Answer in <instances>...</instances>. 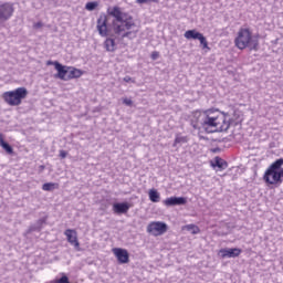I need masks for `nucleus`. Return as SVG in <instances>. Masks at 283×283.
Segmentation results:
<instances>
[{"mask_svg": "<svg viewBox=\"0 0 283 283\" xmlns=\"http://www.w3.org/2000/svg\"><path fill=\"white\" fill-rule=\"evenodd\" d=\"M187 203V199L184 197H171V198H166L164 200V205L166 207H176V206H185Z\"/></svg>", "mask_w": 283, "mask_h": 283, "instance_id": "14", "label": "nucleus"}, {"mask_svg": "<svg viewBox=\"0 0 283 283\" xmlns=\"http://www.w3.org/2000/svg\"><path fill=\"white\" fill-rule=\"evenodd\" d=\"M280 171H281V175H282V178H283V168H280Z\"/></svg>", "mask_w": 283, "mask_h": 283, "instance_id": "34", "label": "nucleus"}, {"mask_svg": "<svg viewBox=\"0 0 283 283\" xmlns=\"http://www.w3.org/2000/svg\"><path fill=\"white\" fill-rule=\"evenodd\" d=\"M0 147H2V149H4V151L7 154H13L14 150L12 149V147L10 146V144H8L7 142H4V136L2 133H0Z\"/></svg>", "mask_w": 283, "mask_h": 283, "instance_id": "18", "label": "nucleus"}, {"mask_svg": "<svg viewBox=\"0 0 283 283\" xmlns=\"http://www.w3.org/2000/svg\"><path fill=\"white\" fill-rule=\"evenodd\" d=\"M113 255L116 256L117 262L119 264H128L129 263V253L127 250L123 248H113L112 249Z\"/></svg>", "mask_w": 283, "mask_h": 283, "instance_id": "10", "label": "nucleus"}, {"mask_svg": "<svg viewBox=\"0 0 283 283\" xmlns=\"http://www.w3.org/2000/svg\"><path fill=\"white\" fill-rule=\"evenodd\" d=\"M182 230L190 231V233H192L193 235L200 233V228L198 226H195V224L184 226Z\"/></svg>", "mask_w": 283, "mask_h": 283, "instance_id": "22", "label": "nucleus"}, {"mask_svg": "<svg viewBox=\"0 0 283 283\" xmlns=\"http://www.w3.org/2000/svg\"><path fill=\"white\" fill-rule=\"evenodd\" d=\"M66 156H67L66 150H60V158H61V159H65Z\"/></svg>", "mask_w": 283, "mask_h": 283, "instance_id": "30", "label": "nucleus"}, {"mask_svg": "<svg viewBox=\"0 0 283 283\" xmlns=\"http://www.w3.org/2000/svg\"><path fill=\"white\" fill-rule=\"evenodd\" d=\"M45 169V166H40V170L43 171Z\"/></svg>", "mask_w": 283, "mask_h": 283, "instance_id": "33", "label": "nucleus"}, {"mask_svg": "<svg viewBox=\"0 0 283 283\" xmlns=\"http://www.w3.org/2000/svg\"><path fill=\"white\" fill-rule=\"evenodd\" d=\"M283 167V158H279L276 161H273L270 167L266 168L263 180L270 186H276L282 184V172L280 169Z\"/></svg>", "mask_w": 283, "mask_h": 283, "instance_id": "4", "label": "nucleus"}, {"mask_svg": "<svg viewBox=\"0 0 283 283\" xmlns=\"http://www.w3.org/2000/svg\"><path fill=\"white\" fill-rule=\"evenodd\" d=\"M157 59H159V52L158 51L151 52V60L156 61Z\"/></svg>", "mask_w": 283, "mask_h": 283, "instance_id": "28", "label": "nucleus"}, {"mask_svg": "<svg viewBox=\"0 0 283 283\" xmlns=\"http://www.w3.org/2000/svg\"><path fill=\"white\" fill-rule=\"evenodd\" d=\"M46 65H54V69L55 71L57 72L56 73V77L62 80V81H65V75L67 74V70H66V66H64L62 63L60 62H52V61H48L46 62Z\"/></svg>", "mask_w": 283, "mask_h": 283, "instance_id": "12", "label": "nucleus"}, {"mask_svg": "<svg viewBox=\"0 0 283 283\" xmlns=\"http://www.w3.org/2000/svg\"><path fill=\"white\" fill-rule=\"evenodd\" d=\"M129 203L123 202V203H113V212L115 213H127L129 211Z\"/></svg>", "mask_w": 283, "mask_h": 283, "instance_id": "16", "label": "nucleus"}, {"mask_svg": "<svg viewBox=\"0 0 283 283\" xmlns=\"http://www.w3.org/2000/svg\"><path fill=\"white\" fill-rule=\"evenodd\" d=\"M192 126H193L195 129H200V124L198 122L195 123L192 120Z\"/></svg>", "mask_w": 283, "mask_h": 283, "instance_id": "32", "label": "nucleus"}, {"mask_svg": "<svg viewBox=\"0 0 283 283\" xmlns=\"http://www.w3.org/2000/svg\"><path fill=\"white\" fill-rule=\"evenodd\" d=\"M104 48L107 52H115L116 50V43L113 38H106L104 42Z\"/></svg>", "mask_w": 283, "mask_h": 283, "instance_id": "17", "label": "nucleus"}, {"mask_svg": "<svg viewBox=\"0 0 283 283\" xmlns=\"http://www.w3.org/2000/svg\"><path fill=\"white\" fill-rule=\"evenodd\" d=\"M123 104L128 106V107H132V105H134V102H132L130 98L125 97V98H123Z\"/></svg>", "mask_w": 283, "mask_h": 283, "instance_id": "27", "label": "nucleus"}, {"mask_svg": "<svg viewBox=\"0 0 283 283\" xmlns=\"http://www.w3.org/2000/svg\"><path fill=\"white\" fill-rule=\"evenodd\" d=\"M60 188V185L57 182H46L42 185V190L44 191H53L57 190Z\"/></svg>", "mask_w": 283, "mask_h": 283, "instance_id": "21", "label": "nucleus"}, {"mask_svg": "<svg viewBox=\"0 0 283 283\" xmlns=\"http://www.w3.org/2000/svg\"><path fill=\"white\" fill-rule=\"evenodd\" d=\"M242 253V250L240 248H231V249H221L219 250V254H221L222 259L229 258V259H235L240 256Z\"/></svg>", "mask_w": 283, "mask_h": 283, "instance_id": "11", "label": "nucleus"}, {"mask_svg": "<svg viewBox=\"0 0 283 283\" xmlns=\"http://www.w3.org/2000/svg\"><path fill=\"white\" fill-rule=\"evenodd\" d=\"M184 38H186L188 41H191V40L200 41V45H201L202 50H211L208 46L207 38L199 31H196V30L186 31V33H184Z\"/></svg>", "mask_w": 283, "mask_h": 283, "instance_id": "7", "label": "nucleus"}, {"mask_svg": "<svg viewBox=\"0 0 283 283\" xmlns=\"http://www.w3.org/2000/svg\"><path fill=\"white\" fill-rule=\"evenodd\" d=\"M149 2L159 3V0H136L137 4H145Z\"/></svg>", "mask_w": 283, "mask_h": 283, "instance_id": "26", "label": "nucleus"}, {"mask_svg": "<svg viewBox=\"0 0 283 283\" xmlns=\"http://www.w3.org/2000/svg\"><path fill=\"white\" fill-rule=\"evenodd\" d=\"M51 283H71V282H70V277H67L66 275H62L61 279L52 281Z\"/></svg>", "mask_w": 283, "mask_h": 283, "instance_id": "25", "label": "nucleus"}, {"mask_svg": "<svg viewBox=\"0 0 283 283\" xmlns=\"http://www.w3.org/2000/svg\"><path fill=\"white\" fill-rule=\"evenodd\" d=\"M188 143V138L186 136L176 135V138L174 140V147H176L179 144H186Z\"/></svg>", "mask_w": 283, "mask_h": 283, "instance_id": "23", "label": "nucleus"}, {"mask_svg": "<svg viewBox=\"0 0 283 283\" xmlns=\"http://www.w3.org/2000/svg\"><path fill=\"white\" fill-rule=\"evenodd\" d=\"M167 230L168 227L164 221H151L147 226V233L155 238L164 235Z\"/></svg>", "mask_w": 283, "mask_h": 283, "instance_id": "6", "label": "nucleus"}, {"mask_svg": "<svg viewBox=\"0 0 283 283\" xmlns=\"http://www.w3.org/2000/svg\"><path fill=\"white\" fill-rule=\"evenodd\" d=\"M14 14V4L11 2H3L0 4V23L9 21Z\"/></svg>", "mask_w": 283, "mask_h": 283, "instance_id": "8", "label": "nucleus"}, {"mask_svg": "<svg viewBox=\"0 0 283 283\" xmlns=\"http://www.w3.org/2000/svg\"><path fill=\"white\" fill-rule=\"evenodd\" d=\"M201 127L208 134L228 132L230 117L219 108L205 109L202 111Z\"/></svg>", "mask_w": 283, "mask_h": 283, "instance_id": "2", "label": "nucleus"}, {"mask_svg": "<svg viewBox=\"0 0 283 283\" xmlns=\"http://www.w3.org/2000/svg\"><path fill=\"white\" fill-rule=\"evenodd\" d=\"M234 45L241 51L245 49H250V51H258L260 48V38L254 35L250 28H241L237 32Z\"/></svg>", "mask_w": 283, "mask_h": 283, "instance_id": "3", "label": "nucleus"}, {"mask_svg": "<svg viewBox=\"0 0 283 283\" xmlns=\"http://www.w3.org/2000/svg\"><path fill=\"white\" fill-rule=\"evenodd\" d=\"M213 167H218L219 169L223 170L228 168V163L221 157H216Z\"/></svg>", "mask_w": 283, "mask_h": 283, "instance_id": "20", "label": "nucleus"}, {"mask_svg": "<svg viewBox=\"0 0 283 283\" xmlns=\"http://www.w3.org/2000/svg\"><path fill=\"white\" fill-rule=\"evenodd\" d=\"M96 28L99 35H108V17L106 13H101V15H98Z\"/></svg>", "mask_w": 283, "mask_h": 283, "instance_id": "9", "label": "nucleus"}, {"mask_svg": "<svg viewBox=\"0 0 283 283\" xmlns=\"http://www.w3.org/2000/svg\"><path fill=\"white\" fill-rule=\"evenodd\" d=\"M69 70V75L66 78V74H64V81H70V80H74V78H80L81 76L84 75V71L73 67V66H66V71Z\"/></svg>", "mask_w": 283, "mask_h": 283, "instance_id": "15", "label": "nucleus"}, {"mask_svg": "<svg viewBox=\"0 0 283 283\" xmlns=\"http://www.w3.org/2000/svg\"><path fill=\"white\" fill-rule=\"evenodd\" d=\"M108 14L113 18L112 31L118 40H134L137 38L140 27H137L129 13L122 11L119 7L108 8Z\"/></svg>", "mask_w": 283, "mask_h": 283, "instance_id": "1", "label": "nucleus"}, {"mask_svg": "<svg viewBox=\"0 0 283 283\" xmlns=\"http://www.w3.org/2000/svg\"><path fill=\"white\" fill-rule=\"evenodd\" d=\"M98 7V2H87L86 10L93 12Z\"/></svg>", "mask_w": 283, "mask_h": 283, "instance_id": "24", "label": "nucleus"}, {"mask_svg": "<svg viewBox=\"0 0 283 283\" xmlns=\"http://www.w3.org/2000/svg\"><path fill=\"white\" fill-rule=\"evenodd\" d=\"M64 235H66L67 242L71 245H74L75 249H80V242H78L76 230L66 229V231H64Z\"/></svg>", "mask_w": 283, "mask_h": 283, "instance_id": "13", "label": "nucleus"}, {"mask_svg": "<svg viewBox=\"0 0 283 283\" xmlns=\"http://www.w3.org/2000/svg\"><path fill=\"white\" fill-rule=\"evenodd\" d=\"M33 28L35 30L42 29L43 28V23L42 22H36V23L33 24Z\"/></svg>", "mask_w": 283, "mask_h": 283, "instance_id": "29", "label": "nucleus"}, {"mask_svg": "<svg viewBox=\"0 0 283 283\" xmlns=\"http://www.w3.org/2000/svg\"><path fill=\"white\" fill-rule=\"evenodd\" d=\"M125 83H135V80H132L129 76L124 77Z\"/></svg>", "mask_w": 283, "mask_h": 283, "instance_id": "31", "label": "nucleus"}, {"mask_svg": "<svg viewBox=\"0 0 283 283\" xmlns=\"http://www.w3.org/2000/svg\"><path fill=\"white\" fill-rule=\"evenodd\" d=\"M29 91L25 87H18L13 91H6L2 94V99L10 107H19L22 102L28 98Z\"/></svg>", "mask_w": 283, "mask_h": 283, "instance_id": "5", "label": "nucleus"}, {"mask_svg": "<svg viewBox=\"0 0 283 283\" xmlns=\"http://www.w3.org/2000/svg\"><path fill=\"white\" fill-rule=\"evenodd\" d=\"M148 199H150L151 202H159L160 201V195L156 189H150L148 191Z\"/></svg>", "mask_w": 283, "mask_h": 283, "instance_id": "19", "label": "nucleus"}]
</instances>
